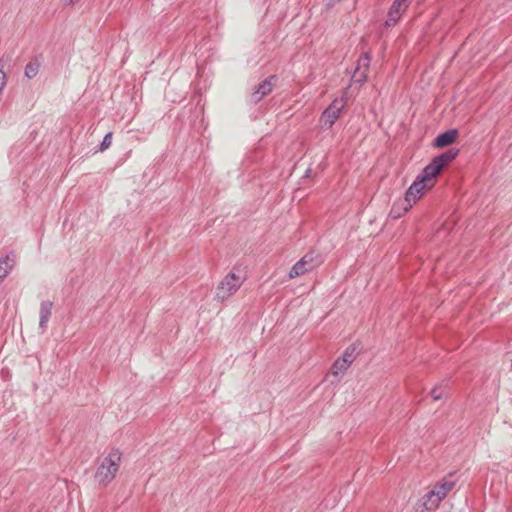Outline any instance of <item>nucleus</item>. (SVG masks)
Wrapping results in <instances>:
<instances>
[{"label": "nucleus", "mask_w": 512, "mask_h": 512, "mask_svg": "<svg viewBox=\"0 0 512 512\" xmlns=\"http://www.w3.org/2000/svg\"><path fill=\"white\" fill-rule=\"evenodd\" d=\"M40 64L37 61H30L25 67V76L29 79L34 78L39 72Z\"/></svg>", "instance_id": "nucleus-17"}, {"label": "nucleus", "mask_w": 512, "mask_h": 512, "mask_svg": "<svg viewBox=\"0 0 512 512\" xmlns=\"http://www.w3.org/2000/svg\"><path fill=\"white\" fill-rule=\"evenodd\" d=\"M413 0H394L389 8L385 26L391 27L397 24L401 15L407 10Z\"/></svg>", "instance_id": "nucleus-7"}, {"label": "nucleus", "mask_w": 512, "mask_h": 512, "mask_svg": "<svg viewBox=\"0 0 512 512\" xmlns=\"http://www.w3.org/2000/svg\"><path fill=\"white\" fill-rule=\"evenodd\" d=\"M7 66V61L3 58L0 59V75L5 76L4 69Z\"/></svg>", "instance_id": "nucleus-21"}, {"label": "nucleus", "mask_w": 512, "mask_h": 512, "mask_svg": "<svg viewBox=\"0 0 512 512\" xmlns=\"http://www.w3.org/2000/svg\"><path fill=\"white\" fill-rule=\"evenodd\" d=\"M348 368L349 366L346 364L345 360L338 358L331 367V373L334 376H339L344 374Z\"/></svg>", "instance_id": "nucleus-15"}, {"label": "nucleus", "mask_w": 512, "mask_h": 512, "mask_svg": "<svg viewBox=\"0 0 512 512\" xmlns=\"http://www.w3.org/2000/svg\"><path fill=\"white\" fill-rule=\"evenodd\" d=\"M345 106L344 98L334 99V101L323 111L321 121L324 128H331L335 121L340 117Z\"/></svg>", "instance_id": "nucleus-6"}, {"label": "nucleus", "mask_w": 512, "mask_h": 512, "mask_svg": "<svg viewBox=\"0 0 512 512\" xmlns=\"http://www.w3.org/2000/svg\"><path fill=\"white\" fill-rule=\"evenodd\" d=\"M277 81L276 75H271L255 86L254 91L251 94V99L254 103H258L265 96L272 92V89Z\"/></svg>", "instance_id": "nucleus-8"}, {"label": "nucleus", "mask_w": 512, "mask_h": 512, "mask_svg": "<svg viewBox=\"0 0 512 512\" xmlns=\"http://www.w3.org/2000/svg\"><path fill=\"white\" fill-rule=\"evenodd\" d=\"M449 391V380L445 379L438 383L430 392V396L433 400H441L447 397Z\"/></svg>", "instance_id": "nucleus-12"}, {"label": "nucleus", "mask_w": 512, "mask_h": 512, "mask_svg": "<svg viewBox=\"0 0 512 512\" xmlns=\"http://www.w3.org/2000/svg\"><path fill=\"white\" fill-rule=\"evenodd\" d=\"M459 136L457 129H450L443 133H440L434 140L433 146L436 148H443L452 145L456 142Z\"/></svg>", "instance_id": "nucleus-9"}, {"label": "nucleus", "mask_w": 512, "mask_h": 512, "mask_svg": "<svg viewBox=\"0 0 512 512\" xmlns=\"http://www.w3.org/2000/svg\"><path fill=\"white\" fill-rule=\"evenodd\" d=\"M243 280L234 272L228 273L224 279L217 285L215 298L220 301L228 299L241 287Z\"/></svg>", "instance_id": "nucleus-4"}, {"label": "nucleus", "mask_w": 512, "mask_h": 512, "mask_svg": "<svg viewBox=\"0 0 512 512\" xmlns=\"http://www.w3.org/2000/svg\"><path fill=\"white\" fill-rule=\"evenodd\" d=\"M301 260H306V265L311 266V269H314L317 265H319V261L317 260L316 263H314V256L313 254H306L304 255Z\"/></svg>", "instance_id": "nucleus-19"}, {"label": "nucleus", "mask_w": 512, "mask_h": 512, "mask_svg": "<svg viewBox=\"0 0 512 512\" xmlns=\"http://www.w3.org/2000/svg\"><path fill=\"white\" fill-rule=\"evenodd\" d=\"M435 185V179L429 176L424 169L416 177L414 182L410 185L405 193V202L407 206L404 207V211L407 212L413 204L419 200L425 190L431 189Z\"/></svg>", "instance_id": "nucleus-2"}, {"label": "nucleus", "mask_w": 512, "mask_h": 512, "mask_svg": "<svg viewBox=\"0 0 512 512\" xmlns=\"http://www.w3.org/2000/svg\"><path fill=\"white\" fill-rule=\"evenodd\" d=\"M356 348L353 345L348 346L345 351L343 352V355L340 357L341 360H345L346 364L350 367V365L353 363V361L356 358Z\"/></svg>", "instance_id": "nucleus-16"}, {"label": "nucleus", "mask_w": 512, "mask_h": 512, "mask_svg": "<svg viewBox=\"0 0 512 512\" xmlns=\"http://www.w3.org/2000/svg\"><path fill=\"white\" fill-rule=\"evenodd\" d=\"M391 214H393V218H399L400 217V214H395V207H393V209L391 210Z\"/></svg>", "instance_id": "nucleus-22"}, {"label": "nucleus", "mask_w": 512, "mask_h": 512, "mask_svg": "<svg viewBox=\"0 0 512 512\" xmlns=\"http://www.w3.org/2000/svg\"><path fill=\"white\" fill-rule=\"evenodd\" d=\"M53 302L42 301L39 310V328L44 332L52 314Z\"/></svg>", "instance_id": "nucleus-10"}, {"label": "nucleus", "mask_w": 512, "mask_h": 512, "mask_svg": "<svg viewBox=\"0 0 512 512\" xmlns=\"http://www.w3.org/2000/svg\"><path fill=\"white\" fill-rule=\"evenodd\" d=\"M352 79L355 81V82H358V83H364L366 80H367V72L361 70L358 74H357V77H354V75L352 76Z\"/></svg>", "instance_id": "nucleus-20"}, {"label": "nucleus", "mask_w": 512, "mask_h": 512, "mask_svg": "<svg viewBox=\"0 0 512 512\" xmlns=\"http://www.w3.org/2000/svg\"><path fill=\"white\" fill-rule=\"evenodd\" d=\"M64 1L67 4H73V3L77 2L78 0H64Z\"/></svg>", "instance_id": "nucleus-23"}, {"label": "nucleus", "mask_w": 512, "mask_h": 512, "mask_svg": "<svg viewBox=\"0 0 512 512\" xmlns=\"http://www.w3.org/2000/svg\"><path fill=\"white\" fill-rule=\"evenodd\" d=\"M455 482L453 481H443L434 486V488L429 491L423 497L424 505L430 509L432 506L437 507L439 503L447 496V494L454 488Z\"/></svg>", "instance_id": "nucleus-5"}, {"label": "nucleus", "mask_w": 512, "mask_h": 512, "mask_svg": "<svg viewBox=\"0 0 512 512\" xmlns=\"http://www.w3.org/2000/svg\"><path fill=\"white\" fill-rule=\"evenodd\" d=\"M459 152L460 150L457 148H449L445 152L435 156L423 169L429 174V176L436 179L443 169L456 159Z\"/></svg>", "instance_id": "nucleus-3"}, {"label": "nucleus", "mask_w": 512, "mask_h": 512, "mask_svg": "<svg viewBox=\"0 0 512 512\" xmlns=\"http://www.w3.org/2000/svg\"><path fill=\"white\" fill-rule=\"evenodd\" d=\"M111 143H112V133L109 132L104 136L102 142L100 143L99 151H104V150L108 149L111 146Z\"/></svg>", "instance_id": "nucleus-18"}, {"label": "nucleus", "mask_w": 512, "mask_h": 512, "mask_svg": "<svg viewBox=\"0 0 512 512\" xmlns=\"http://www.w3.org/2000/svg\"><path fill=\"white\" fill-rule=\"evenodd\" d=\"M311 266L306 265V260H299L294 264V266L290 269L288 277L289 279H293L295 277L301 276L306 272L311 271Z\"/></svg>", "instance_id": "nucleus-13"}, {"label": "nucleus", "mask_w": 512, "mask_h": 512, "mask_svg": "<svg viewBox=\"0 0 512 512\" xmlns=\"http://www.w3.org/2000/svg\"><path fill=\"white\" fill-rule=\"evenodd\" d=\"M16 264V255L10 252L0 259V282L10 273Z\"/></svg>", "instance_id": "nucleus-11"}, {"label": "nucleus", "mask_w": 512, "mask_h": 512, "mask_svg": "<svg viewBox=\"0 0 512 512\" xmlns=\"http://www.w3.org/2000/svg\"><path fill=\"white\" fill-rule=\"evenodd\" d=\"M122 453L119 449H112L103 459L95 473L96 481L103 486L109 484L116 476L121 463Z\"/></svg>", "instance_id": "nucleus-1"}, {"label": "nucleus", "mask_w": 512, "mask_h": 512, "mask_svg": "<svg viewBox=\"0 0 512 512\" xmlns=\"http://www.w3.org/2000/svg\"><path fill=\"white\" fill-rule=\"evenodd\" d=\"M371 62V54L370 52H364L360 55L357 60V66L354 71V77H357V74L363 70L365 72L368 71Z\"/></svg>", "instance_id": "nucleus-14"}]
</instances>
